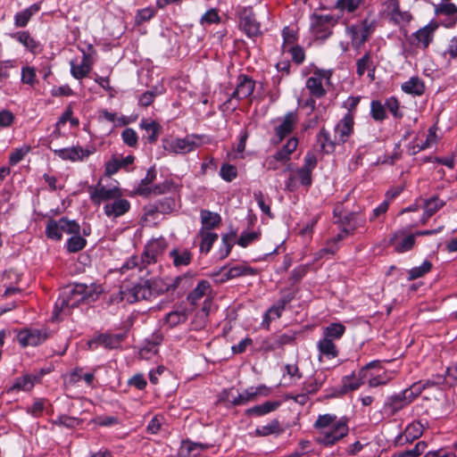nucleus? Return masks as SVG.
<instances>
[{"instance_id": "0eeeda50", "label": "nucleus", "mask_w": 457, "mask_h": 457, "mask_svg": "<svg viewBox=\"0 0 457 457\" xmlns=\"http://www.w3.org/2000/svg\"><path fill=\"white\" fill-rule=\"evenodd\" d=\"M348 431L347 424L345 421H339L333 425L331 430L322 432V435L317 438V442L324 446H331L346 436Z\"/></svg>"}, {"instance_id": "393cba45", "label": "nucleus", "mask_w": 457, "mask_h": 457, "mask_svg": "<svg viewBox=\"0 0 457 457\" xmlns=\"http://www.w3.org/2000/svg\"><path fill=\"white\" fill-rule=\"evenodd\" d=\"M402 89L407 94L421 96L425 91V85L420 78L412 77L402 84Z\"/></svg>"}, {"instance_id": "58836bf2", "label": "nucleus", "mask_w": 457, "mask_h": 457, "mask_svg": "<svg viewBox=\"0 0 457 457\" xmlns=\"http://www.w3.org/2000/svg\"><path fill=\"white\" fill-rule=\"evenodd\" d=\"M363 1L364 0H337L335 8L343 12H353L363 4Z\"/></svg>"}, {"instance_id": "052dcab7", "label": "nucleus", "mask_w": 457, "mask_h": 457, "mask_svg": "<svg viewBox=\"0 0 457 457\" xmlns=\"http://www.w3.org/2000/svg\"><path fill=\"white\" fill-rule=\"evenodd\" d=\"M121 137L126 145L134 147L137 144V136L133 129H125L121 133Z\"/></svg>"}, {"instance_id": "6e6552de", "label": "nucleus", "mask_w": 457, "mask_h": 457, "mask_svg": "<svg viewBox=\"0 0 457 457\" xmlns=\"http://www.w3.org/2000/svg\"><path fill=\"white\" fill-rule=\"evenodd\" d=\"M432 230L419 231L416 234L404 235L403 232L395 233L390 238V244L395 246L397 253H404L411 250L415 243L416 236L430 234Z\"/></svg>"}, {"instance_id": "6ab92c4d", "label": "nucleus", "mask_w": 457, "mask_h": 457, "mask_svg": "<svg viewBox=\"0 0 457 457\" xmlns=\"http://www.w3.org/2000/svg\"><path fill=\"white\" fill-rule=\"evenodd\" d=\"M387 12L391 20L395 23H403L410 21L411 15L407 12H402L399 7L398 0H388Z\"/></svg>"}, {"instance_id": "f3484780", "label": "nucleus", "mask_w": 457, "mask_h": 457, "mask_svg": "<svg viewBox=\"0 0 457 457\" xmlns=\"http://www.w3.org/2000/svg\"><path fill=\"white\" fill-rule=\"evenodd\" d=\"M62 159L70 160L72 162L82 160L87 157L91 153L89 150L83 149L79 146H73L71 148H63L54 151Z\"/></svg>"}, {"instance_id": "c85d7f7f", "label": "nucleus", "mask_w": 457, "mask_h": 457, "mask_svg": "<svg viewBox=\"0 0 457 457\" xmlns=\"http://www.w3.org/2000/svg\"><path fill=\"white\" fill-rule=\"evenodd\" d=\"M283 432L284 428L281 427L279 421L273 420L268 425L256 428L254 435L256 436H268L272 434L279 435Z\"/></svg>"}, {"instance_id": "aec40b11", "label": "nucleus", "mask_w": 457, "mask_h": 457, "mask_svg": "<svg viewBox=\"0 0 457 457\" xmlns=\"http://www.w3.org/2000/svg\"><path fill=\"white\" fill-rule=\"evenodd\" d=\"M90 71L91 65L89 63V57L85 53L79 64H76L73 61L71 62V72L75 79H81L87 77Z\"/></svg>"}, {"instance_id": "b1692460", "label": "nucleus", "mask_w": 457, "mask_h": 457, "mask_svg": "<svg viewBox=\"0 0 457 457\" xmlns=\"http://www.w3.org/2000/svg\"><path fill=\"white\" fill-rule=\"evenodd\" d=\"M207 448V445L183 441L179 453L184 457H197L202 451Z\"/></svg>"}, {"instance_id": "e433bc0d", "label": "nucleus", "mask_w": 457, "mask_h": 457, "mask_svg": "<svg viewBox=\"0 0 457 457\" xmlns=\"http://www.w3.org/2000/svg\"><path fill=\"white\" fill-rule=\"evenodd\" d=\"M318 348L322 354L327 355L329 358H335L337 356L338 352L330 338L324 337L320 340L318 344Z\"/></svg>"}, {"instance_id": "f257e3e1", "label": "nucleus", "mask_w": 457, "mask_h": 457, "mask_svg": "<svg viewBox=\"0 0 457 457\" xmlns=\"http://www.w3.org/2000/svg\"><path fill=\"white\" fill-rule=\"evenodd\" d=\"M91 297V292L85 284H77L72 288L65 289L56 303L54 317L57 319L60 312L69 314L71 310Z\"/></svg>"}, {"instance_id": "dca6fc26", "label": "nucleus", "mask_w": 457, "mask_h": 457, "mask_svg": "<svg viewBox=\"0 0 457 457\" xmlns=\"http://www.w3.org/2000/svg\"><path fill=\"white\" fill-rule=\"evenodd\" d=\"M423 429V425L420 422H412L405 428L403 433L397 437L396 442L399 444L412 442L422 435Z\"/></svg>"}, {"instance_id": "a211bd4d", "label": "nucleus", "mask_w": 457, "mask_h": 457, "mask_svg": "<svg viewBox=\"0 0 457 457\" xmlns=\"http://www.w3.org/2000/svg\"><path fill=\"white\" fill-rule=\"evenodd\" d=\"M113 200V203L107 204L104 206V212L107 216L118 217L123 215L129 210L130 204L128 200L121 197Z\"/></svg>"}, {"instance_id": "1a4fd4ad", "label": "nucleus", "mask_w": 457, "mask_h": 457, "mask_svg": "<svg viewBox=\"0 0 457 457\" xmlns=\"http://www.w3.org/2000/svg\"><path fill=\"white\" fill-rule=\"evenodd\" d=\"M240 27L245 34L252 37L261 33L260 23L256 21L252 9H244L240 16Z\"/></svg>"}, {"instance_id": "f8f14e48", "label": "nucleus", "mask_w": 457, "mask_h": 457, "mask_svg": "<svg viewBox=\"0 0 457 457\" xmlns=\"http://www.w3.org/2000/svg\"><path fill=\"white\" fill-rule=\"evenodd\" d=\"M353 116L347 113L336 126L335 137L336 142L338 144H344L346 142L348 137L353 132Z\"/></svg>"}, {"instance_id": "cd10ccee", "label": "nucleus", "mask_w": 457, "mask_h": 457, "mask_svg": "<svg viewBox=\"0 0 457 457\" xmlns=\"http://www.w3.org/2000/svg\"><path fill=\"white\" fill-rule=\"evenodd\" d=\"M317 139L320 145L321 149L326 153L333 152L335 146L339 145L338 142H336V137L334 136V138L331 139L328 131L324 128L320 130L317 136Z\"/></svg>"}, {"instance_id": "bb28decb", "label": "nucleus", "mask_w": 457, "mask_h": 457, "mask_svg": "<svg viewBox=\"0 0 457 457\" xmlns=\"http://www.w3.org/2000/svg\"><path fill=\"white\" fill-rule=\"evenodd\" d=\"M201 221L203 228H214L220 226L221 218L217 212H213L208 210H202Z\"/></svg>"}, {"instance_id": "5701e85b", "label": "nucleus", "mask_w": 457, "mask_h": 457, "mask_svg": "<svg viewBox=\"0 0 457 457\" xmlns=\"http://www.w3.org/2000/svg\"><path fill=\"white\" fill-rule=\"evenodd\" d=\"M161 216L158 207L155 204H149L145 207V214L141 219V225L143 227L156 226Z\"/></svg>"}, {"instance_id": "9d476101", "label": "nucleus", "mask_w": 457, "mask_h": 457, "mask_svg": "<svg viewBox=\"0 0 457 457\" xmlns=\"http://www.w3.org/2000/svg\"><path fill=\"white\" fill-rule=\"evenodd\" d=\"M254 90V81L246 75H240L236 89L230 96L227 103L230 102L232 98L237 100L245 99L250 96Z\"/></svg>"}, {"instance_id": "3c124183", "label": "nucleus", "mask_w": 457, "mask_h": 457, "mask_svg": "<svg viewBox=\"0 0 457 457\" xmlns=\"http://www.w3.org/2000/svg\"><path fill=\"white\" fill-rule=\"evenodd\" d=\"M236 237L237 236L234 231H231L230 233H228L222 237V243L224 246L220 249V258H224L228 255L231 247L235 242Z\"/></svg>"}, {"instance_id": "680f3d73", "label": "nucleus", "mask_w": 457, "mask_h": 457, "mask_svg": "<svg viewBox=\"0 0 457 457\" xmlns=\"http://www.w3.org/2000/svg\"><path fill=\"white\" fill-rule=\"evenodd\" d=\"M336 419L337 417L335 415H320L316 420L314 427L319 429L327 428L335 422Z\"/></svg>"}, {"instance_id": "79ce46f5", "label": "nucleus", "mask_w": 457, "mask_h": 457, "mask_svg": "<svg viewBox=\"0 0 457 457\" xmlns=\"http://www.w3.org/2000/svg\"><path fill=\"white\" fill-rule=\"evenodd\" d=\"M376 28V21H370L368 19H364L361 21V40H359V44H364L366 41L369 40L371 33L375 30Z\"/></svg>"}, {"instance_id": "a878e982", "label": "nucleus", "mask_w": 457, "mask_h": 457, "mask_svg": "<svg viewBox=\"0 0 457 457\" xmlns=\"http://www.w3.org/2000/svg\"><path fill=\"white\" fill-rule=\"evenodd\" d=\"M123 337L121 335H100L94 341L89 342V345L93 344L100 345L105 348H116L120 345Z\"/></svg>"}, {"instance_id": "ddd939ff", "label": "nucleus", "mask_w": 457, "mask_h": 457, "mask_svg": "<svg viewBox=\"0 0 457 457\" xmlns=\"http://www.w3.org/2000/svg\"><path fill=\"white\" fill-rule=\"evenodd\" d=\"M335 218L336 223L339 226H348V227H361V221L363 219L361 215L357 212H349L339 209L338 207L335 209Z\"/></svg>"}, {"instance_id": "20e7f679", "label": "nucleus", "mask_w": 457, "mask_h": 457, "mask_svg": "<svg viewBox=\"0 0 457 457\" xmlns=\"http://www.w3.org/2000/svg\"><path fill=\"white\" fill-rule=\"evenodd\" d=\"M200 144L195 141L194 136H187L184 138L163 139L162 146L170 154H185L196 149Z\"/></svg>"}, {"instance_id": "e2e57ef3", "label": "nucleus", "mask_w": 457, "mask_h": 457, "mask_svg": "<svg viewBox=\"0 0 457 457\" xmlns=\"http://www.w3.org/2000/svg\"><path fill=\"white\" fill-rule=\"evenodd\" d=\"M21 81L24 84L34 85L36 82V71L32 67H24L21 71Z\"/></svg>"}, {"instance_id": "338daca9", "label": "nucleus", "mask_w": 457, "mask_h": 457, "mask_svg": "<svg viewBox=\"0 0 457 457\" xmlns=\"http://www.w3.org/2000/svg\"><path fill=\"white\" fill-rule=\"evenodd\" d=\"M154 10L149 7L139 10L136 15V23L139 25L149 21L154 17Z\"/></svg>"}, {"instance_id": "4c0bfd02", "label": "nucleus", "mask_w": 457, "mask_h": 457, "mask_svg": "<svg viewBox=\"0 0 457 457\" xmlns=\"http://www.w3.org/2000/svg\"><path fill=\"white\" fill-rule=\"evenodd\" d=\"M37 10H38V7L36 4H34V5L30 6L29 8H28L21 12H18L15 15V25L20 28L25 27L28 24L29 21L30 20L33 12H37Z\"/></svg>"}, {"instance_id": "9b49d317", "label": "nucleus", "mask_w": 457, "mask_h": 457, "mask_svg": "<svg viewBox=\"0 0 457 457\" xmlns=\"http://www.w3.org/2000/svg\"><path fill=\"white\" fill-rule=\"evenodd\" d=\"M17 338L19 343L24 347L28 345L36 346L46 340L47 334L37 329L24 330L18 334Z\"/></svg>"}, {"instance_id": "7c9ffc66", "label": "nucleus", "mask_w": 457, "mask_h": 457, "mask_svg": "<svg viewBox=\"0 0 457 457\" xmlns=\"http://www.w3.org/2000/svg\"><path fill=\"white\" fill-rule=\"evenodd\" d=\"M140 127L147 132V139L150 143H154L157 140L161 132V126L158 122L142 120Z\"/></svg>"}, {"instance_id": "423d86ee", "label": "nucleus", "mask_w": 457, "mask_h": 457, "mask_svg": "<svg viewBox=\"0 0 457 457\" xmlns=\"http://www.w3.org/2000/svg\"><path fill=\"white\" fill-rule=\"evenodd\" d=\"M91 201L96 204H100L102 202L117 199L122 196V192L118 187L106 188L99 181L96 186L88 187Z\"/></svg>"}, {"instance_id": "c756f323", "label": "nucleus", "mask_w": 457, "mask_h": 457, "mask_svg": "<svg viewBox=\"0 0 457 457\" xmlns=\"http://www.w3.org/2000/svg\"><path fill=\"white\" fill-rule=\"evenodd\" d=\"M306 87L312 96L316 98H321L325 96L327 93L319 78L310 77L306 81Z\"/></svg>"}, {"instance_id": "8fccbe9b", "label": "nucleus", "mask_w": 457, "mask_h": 457, "mask_svg": "<svg viewBox=\"0 0 457 457\" xmlns=\"http://www.w3.org/2000/svg\"><path fill=\"white\" fill-rule=\"evenodd\" d=\"M427 443L424 441H420L412 450H407L397 454H395L393 457H418L421 455L425 450L427 449Z\"/></svg>"}, {"instance_id": "4468645a", "label": "nucleus", "mask_w": 457, "mask_h": 457, "mask_svg": "<svg viewBox=\"0 0 457 457\" xmlns=\"http://www.w3.org/2000/svg\"><path fill=\"white\" fill-rule=\"evenodd\" d=\"M436 24H428L413 34V44L417 47L427 48L433 40Z\"/></svg>"}, {"instance_id": "7ed1b4c3", "label": "nucleus", "mask_w": 457, "mask_h": 457, "mask_svg": "<svg viewBox=\"0 0 457 457\" xmlns=\"http://www.w3.org/2000/svg\"><path fill=\"white\" fill-rule=\"evenodd\" d=\"M337 23V19L330 14L313 13L311 16V28L317 37L327 38L331 33L332 28Z\"/></svg>"}, {"instance_id": "ea45409f", "label": "nucleus", "mask_w": 457, "mask_h": 457, "mask_svg": "<svg viewBox=\"0 0 457 457\" xmlns=\"http://www.w3.org/2000/svg\"><path fill=\"white\" fill-rule=\"evenodd\" d=\"M356 66V72L359 76H362L365 73L366 70H370L371 67V71L372 72H374L375 69L373 66V62L371 61L370 52L365 53V54L361 58L357 60Z\"/></svg>"}, {"instance_id": "69168bd1", "label": "nucleus", "mask_w": 457, "mask_h": 457, "mask_svg": "<svg viewBox=\"0 0 457 457\" xmlns=\"http://www.w3.org/2000/svg\"><path fill=\"white\" fill-rule=\"evenodd\" d=\"M272 156H274V158L278 162H280L281 164L286 166V169L284 170V171H287V170H292V165H291V163L288 162L289 160H290V156L291 155L289 154H287L283 148L278 150Z\"/></svg>"}, {"instance_id": "37998d69", "label": "nucleus", "mask_w": 457, "mask_h": 457, "mask_svg": "<svg viewBox=\"0 0 457 457\" xmlns=\"http://www.w3.org/2000/svg\"><path fill=\"white\" fill-rule=\"evenodd\" d=\"M79 226L74 220H69L67 218H61L59 220H50L46 224V228H79Z\"/></svg>"}, {"instance_id": "a18cd8bd", "label": "nucleus", "mask_w": 457, "mask_h": 457, "mask_svg": "<svg viewBox=\"0 0 457 457\" xmlns=\"http://www.w3.org/2000/svg\"><path fill=\"white\" fill-rule=\"evenodd\" d=\"M431 268L432 263L428 261H425L420 267H416L409 270V280L423 277L426 273L430 271Z\"/></svg>"}, {"instance_id": "0e129e2a", "label": "nucleus", "mask_w": 457, "mask_h": 457, "mask_svg": "<svg viewBox=\"0 0 457 457\" xmlns=\"http://www.w3.org/2000/svg\"><path fill=\"white\" fill-rule=\"evenodd\" d=\"M220 176L226 181H232L237 177V168L231 164H224L220 168Z\"/></svg>"}, {"instance_id": "473e14b6", "label": "nucleus", "mask_w": 457, "mask_h": 457, "mask_svg": "<svg viewBox=\"0 0 457 457\" xmlns=\"http://www.w3.org/2000/svg\"><path fill=\"white\" fill-rule=\"evenodd\" d=\"M199 237L201 238L200 251L205 253H209L212 244L217 240L218 235L208 230H201Z\"/></svg>"}, {"instance_id": "2f4dec72", "label": "nucleus", "mask_w": 457, "mask_h": 457, "mask_svg": "<svg viewBox=\"0 0 457 457\" xmlns=\"http://www.w3.org/2000/svg\"><path fill=\"white\" fill-rule=\"evenodd\" d=\"M180 186L176 184L172 179H165L163 182L153 187L154 195H164L170 192H178Z\"/></svg>"}, {"instance_id": "49530a36", "label": "nucleus", "mask_w": 457, "mask_h": 457, "mask_svg": "<svg viewBox=\"0 0 457 457\" xmlns=\"http://www.w3.org/2000/svg\"><path fill=\"white\" fill-rule=\"evenodd\" d=\"M147 254L152 253L155 257L166 248L165 240L162 237L151 240L146 245Z\"/></svg>"}, {"instance_id": "f704fd0d", "label": "nucleus", "mask_w": 457, "mask_h": 457, "mask_svg": "<svg viewBox=\"0 0 457 457\" xmlns=\"http://www.w3.org/2000/svg\"><path fill=\"white\" fill-rule=\"evenodd\" d=\"M175 266L188 265L191 261V253L187 249H173L170 252Z\"/></svg>"}, {"instance_id": "5fc2aeb1", "label": "nucleus", "mask_w": 457, "mask_h": 457, "mask_svg": "<svg viewBox=\"0 0 457 457\" xmlns=\"http://www.w3.org/2000/svg\"><path fill=\"white\" fill-rule=\"evenodd\" d=\"M254 400V394H253L252 389L249 388L245 390L244 393L237 394V395L234 396L233 400L231 401V404L234 406L241 405Z\"/></svg>"}, {"instance_id": "de8ad7c7", "label": "nucleus", "mask_w": 457, "mask_h": 457, "mask_svg": "<svg viewBox=\"0 0 457 457\" xmlns=\"http://www.w3.org/2000/svg\"><path fill=\"white\" fill-rule=\"evenodd\" d=\"M345 328L340 323H333L324 330V336L327 338H339L345 333Z\"/></svg>"}, {"instance_id": "09e8293b", "label": "nucleus", "mask_w": 457, "mask_h": 457, "mask_svg": "<svg viewBox=\"0 0 457 457\" xmlns=\"http://www.w3.org/2000/svg\"><path fill=\"white\" fill-rule=\"evenodd\" d=\"M406 402L402 395L393 396L389 403L385 405V408L390 411L391 415H394L396 411L403 409L405 406Z\"/></svg>"}, {"instance_id": "39448f33", "label": "nucleus", "mask_w": 457, "mask_h": 457, "mask_svg": "<svg viewBox=\"0 0 457 457\" xmlns=\"http://www.w3.org/2000/svg\"><path fill=\"white\" fill-rule=\"evenodd\" d=\"M152 294L151 287L147 284H137L132 287L122 285L120 291V300H126L129 303L148 299Z\"/></svg>"}, {"instance_id": "2eb2a0df", "label": "nucleus", "mask_w": 457, "mask_h": 457, "mask_svg": "<svg viewBox=\"0 0 457 457\" xmlns=\"http://www.w3.org/2000/svg\"><path fill=\"white\" fill-rule=\"evenodd\" d=\"M297 120V114L294 112H289L284 116L281 123L275 128V132L278 137V142H281L287 135L293 131Z\"/></svg>"}, {"instance_id": "412c9836", "label": "nucleus", "mask_w": 457, "mask_h": 457, "mask_svg": "<svg viewBox=\"0 0 457 457\" xmlns=\"http://www.w3.org/2000/svg\"><path fill=\"white\" fill-rule=\"evenodd\" d=\"M444 205V202L440 200L438 197H431L424 201L422 209L426 218L422 216L421 222L416 223V226H422L426 223V220L435 214L442 206Z\"/></svg>"}, {"instance_id": "774afa93", "label": "nucleus", "mask_w": 457, "mask_h": 457, "mask_svg": "<svg viewBox=\"0 0 457 457\" xmlns=\"http://www.w3.org/2000/svg\"><path fill=\"white\" fill-rule=\"evenodd\" d=\"M288 52L292 55V60L297 63L300 64L304 61L305 54L300 46H293L288 49Z\"/></svg>"}, {"instance_id": "6e6d98bb", "label": "nucleus", "mask_w": 457, "mask_h": 457, "mask_svg": "<svg viewBox=\"0 0 457 457\" xmlns=\"http://www.w3.org/2000/svg\"><path fill=\"white\" fill-rule=\"evenodd\" d=\"M86 245V239L80 236L75 235L68 241V250L71 253H76L83 249Z\"/></svg>"}, {"instance_id": "4be33fe9", "label": "nucleus", "mask_w": 457, "mask_h": 457, "mask_svg": "<svg viewBox=\"0 0 457 457\" xmlns=\"http://www.w3.org/2000/svg\"><path fill=\"white\" fill-rule=\"evenodd\" d=\"M349 235L350 230H340L335 237H332L327 241L326 246L318 253L319 257L321 258L326 253L334 254L337 250L336 245Z\"/></svg>"}, {"instance_id": "bf43d9fd", "label": "nucleus", "mask_w": 457, "mask_h": 457, "mask_svg": "<svg viewBox=\"0 0 457 457\" xmlns=\"http://www.w3.org/2000/svg\"><path fill=\"white\" fill-rule=\"evenodd\" d=\"M29 151L30 147L29 145H23L21 148L15 149L9 157L10 164L15 165L20 162Z\"/></svg>"}, {"instance_id": "a19ab883", "label": "nucleus", "mask_w": 457, "mask_h": 457, "mask_svg": "<svg viewBox=\"0 0 457 457\" xmlns=\"http://www.w3.org/2000/svg\"><path fill=\"white\" fill-rule=\"evenodd\" d=\"M208 288L209 283L207 281L199 282L196 287L188 295L187 300L192 304H196V302L204 295Z\"/></svg>"}, {"instance_id": "13d9d810", "label": "nucleus", "mask_w": 457, "mask_h": 457, "mask_svg": "<svg viewBox=\"0 0 457 457\" xmlns=\"http://www.w3.org/2000/svg\"><path fill=\"white\" fill-rule=\"evenodd\" d=\"M371 116L376 120H383L386 118L385 106L379 101H372L371 104Z\"/></svg>"}, {"instance_id": "f03ea898", "label": "nucleus", "mask_w": 457, "mask_h": 457, "mask_svg": "<svg viewBox=\"0 0 457 457\" xmlns=\"http://www.w3.org/2000/svg\"><path fill=\"white\" fill-rule=\"evenodd\" d=\"M317 163L316 154L312 152H307L303 167L296 169L286 181V189L291 192L295 191L297 187L296 179L300 181L302 186L310 187L312 182V170Z\"/></svg>"}, {"instance_id": "72a5a7b5", "label": "nucleus", "mask_w": 457, "mask_h": 457, "mask_svg": "<svg viewBox=\"0 0 457 457\" xmlns=\"http://www.w3.org/2000/svg\"><path fill=\"white\" fill-rule=\"evenodd\" d=\"M33 386L34 378L30 375H25L16 378L9 391H29Z\"/></svg>"}, {"instance_id": "603ef678", "label": "nucleus", "mask_w": 457, "mask_h": 457, "mask_svg": "<svg viewBox=\"0 0 457 457\" xmlns=\"http://www.w3.org/2000/svg\"><path fill=\"white\" fill-rule=\"evenodd\" d=\"M158 207V212L162 214L170 213L175 210L176 207V201L172 197H166L161 201L158 202L157 204H155Z\"/></svg>"}, {"instance_id": "c03bdc74", "label": "nucleus", "mask_w": 457, "mask_h": 457, "mask_svg": "<svg viewBox=\"0 0 457 457\" xmlns=\"http://www.w3.org/2000/svg\"><path fill=\"white\" fill-rule=\"evenodd\" d=\"M254 270L253 269L245 266V265H237L232 268H230L225 275L227 276V278H237L239 276L243 275H253Z\"/></svg>"}, {"instance_id": "864d4df0", "label": "nucleus", "mask_w": 457, "mask_h": 457, "mask_svg": "<svg viewBox=\"0 0 457 457\" xmlns=\"http://www.w3.org/2000/svg\"><path fill=\"white\" fill-rule=\"evenodd\" d=\"M425 386L420 385V383L413 384L410 388L404 390L402 394L403 399L406 403H411L417 395L421 393V390Z\"/></svg>"}, {"instance_id": "c9c22d12", "label": "nucleus", "mask_w": 457, "mask_h": 457, "mask_svg": "<svg viewBox=\"0 0 457 457\" xmlns=\"http://www.w3.org/2000/svg\"><path fill=\"white\" fill-rule=\"evenodd\" d=\"M279 402H266L261 405L253 406L246 411L247 414H254L257 416L264 415L275 411L279 406Z\"/></svg>"}, {"instance_id": "4d7b16f0", "label": "nucleus", "mask_w": 457, "mask_h": 457, "mask_svg": "<svg viewBox=\"0 0 457 457\" xmlns=\"http://www.w3.org/2000/svg\"><path fill=\"white\" fill-rule=\"evenodd\" d=\"M18 40L31 52H34L37 48V42L29 35V32L24 31L19 33Z\"/></svg>"}]
</instances>
